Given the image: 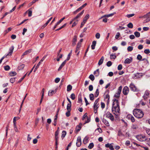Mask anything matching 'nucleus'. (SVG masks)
<instances>
[{"mask_svg":"<svg viewBox=\"0 0 150 150\" xmlns=\"http://www.w3.org/2000/svg\"><path fill=\"white\" fill-rule=\"evenodd\" d=\"M113 100L112 111L113 114H116L117 115L119 114L120 111L119 102L116 98H114Z\"/></svg>","mask_w":150,"mask_h":150,"instance_id":"nucleus-1","label":"nucleus"},{"mask_svg":"<svg viewBox=\"0 0 150 150\" xmlns=\"http://www.w3.org/2000/svg\"><path fill=\"white\" fill-rule=\"evenodd\" d=\"M133 114L135 117L138 118H142L144 115L143 112L142 110L137 108L133 110Z\"/></svg>","mask_w":150,"mask_h":150,"instance_id":"nucleus-2","label":"nucleus"},{"mask_svg":"<svg viewBox=\"0 0 150 150\" xmlns=\"http://www.w3.org/2000/svg\"><path fill=\"white\" fill-rule=\"evenodd\" d=\"M129 87L131 90L133 92H138L139 91V89L133 83H131L130 84Z\"/></svg>","mask_w":150,"mask_h":150,"instance_id":"nucleus-3","label":"nucleus"},{"mask_svg":"<svg viewBox=\"0 0 150 150\" xmlns=\"http://www.w3.org/2000/svg\"><path fill=\"white\" fill-rule=\"evenodd\" d=\"M136 138L138 140L142 142L144 141H146L147 139L144 135H141L137 136H136Z\"/></svg>","mask_w":150,"mask_h":150,"instance_id":"nucleus-4","label":"nucleus"},{"mask_svg":"<svg viewBox=\"0 0 150 150\" xmlns=\"http://www.w3.org/2000/svg\"><path fill=\"white\" fill-rule=\"evenodd\" d=\"M122 89V86H120L118 88L117 92L114 95V97L115 98H118L120 97V94Z\"/></svg>","mask_w":150,"mask_h":150,"instance_id":"nucleus-5","label":"nucleus"},{"mask_svg":"<svg viewBox=\"0 0 150 150\" xmlns=\"http://www.w3.org/2000/svg\"><path fill=\"white\" fill-rule=\"evenodd\" d=\"M105 116L109 118L112 121H114V117L110 112H107L105 114Z\"/></svg>","mask_w":150,"mask_h":150,"instance_id":"nucleus-6","label":"nucleus"},{"mask_svg":"<svg viewBox=\"0 0 150 150\" xmlns=\"http://www.w3.org/2000/svg\"><path fill=\"white\" fill-rule=\"evenodd\" d=\"M129 91V89L128 87L125 86L123 88L122 92L124 95H126L128 94Z\"/></svg>","mask_w":150,"mask_h":150,"instance_id":"nucleus-7","label":"nucleus"},{"mask_svg":"<svg viewBox=\"0 0 150 150\" xmlns=\"http://www.w3.org/2000/svg\"><path fill=\"white\" fill-rule=\"evenodd\" d=\"M81 144V139L80 137H78L77 138L76 143V145L77 147H80Z\"/></svg>","mask_w":150,"mask_h":150,"instance_id":"nucleus-8","label":"nucleus"},{"mask_svg":"<svg viewBox=\"0 0 150 150\" xmlns=\"http://www.w3.org/2000/svg\"><path fill=\"white\" fill-rule=\"evenodd\" d=\"M127 118L128 120H131L132 122H134L135 121L134 117L130 114L128 115L127 116Z\"/></svg>","mask_w":150,"mask_h":150,"instance_id":"nucleus-9","label":"nucleus"},{"mask_svg":"<svg viewBox=\"0 0 150 150\" xmlns=\"http://www.w3.org/2000/svg\"><path fill=\"white\" fill-rule=\"evenodd\" d=\"M14 47L13 46H12L9 49L10 52L8 53L6 56L5 57H6L8 56H11L13 52Z\"/></svg>","mask_w":150,"mask_h":150,"instance_id":"nucleus-10","label":"nucleus"},{"mask_svg":"<svg viewBox=\"0 0 150 150\" xmlns=\"http://www.w3.org/2000/svg\"><path fill=\"white\" fill-rule=\"evenodd\" d=\"M132 58L130 57V58H127L125 59L124 61L125 64H129L132 62Z\"/></svg>","mask_w":150,"mask_h":150,"instance_id":"nucleus-11","label":"nucleus"},{"mask_svg":"<svg viewBox=\"0 0 150 150\" xmlns=\"http://www.w3.org/2000/svg\"><path fill=\"white\" fill-rule=\"evenodd\" d=\"M77 37L76 35H74L72 41V45L73 46H74L76 44V42L77 41Z\"/></svg>","mask_w":150,"mask_h":150,"instance_id":"nucleus-12","label":"nucleus"},{"mask_svg":"<svg viewBox=\"0 0 150 150\" xmlns=\"http://www.w3.org/2000/svg\"><path fill=\"white\" fill-rule=\"evenodd\" d=\"M32 49H29L27 50L25 52H24L23 54L21 56L22 58L23 57V56L24 55H25L29 53H30L32 51Z\"/></svg>","mask_w":150,"mask_h":150,"instance_id":"nucleus-13","label":"nucleus"},{"mask_svg":"<svg viewBox=\"0 0 150 150\" xmlns=\"http://www.w3.org/2000/svg\"><path fill=\"white\" fill-rule=\"evenodd\" d=\"M84 11V10H83L80 13H79L78 15L73 19V20H75L76 19H77L80 17L81 16L83 13Z\"/></svg>","mask_w":150,"mask_h":150,"instance_id":"nucleus-14","label":"nucleus"},{"mask_svg":"<svg viewBox=\"0 0 150 150\" xmlns=\"http://www.w3.org/2000/svg\"><path fill=\"white\" fill-rule=\"evenodd\" d=\"M57 89H56L54 90L50 91L48 92V96H52L54 94L57 92Z\"/></svg>","mask_w":150,"mask_h":150,"instance_id":"nucleus-15","label":"nucleus"},{"mask_svg":"<svg viewBox=\"0 0 150 150\" xmlns=\"http://www.w3.org/2000/svg\"><path fill=\"white\" fill-rule=\"evenodd\" d=\"M99 100V99L98 98L96 99V100H95L94 104V105H93V107H96L97 108H98L99 107V105L98 104H97V103Z\"/></svg>","mask_w":150,"mask_h":150,"instance_id":"nucleus-16","label":"nucleus"},{"mask_svg":"<svg viewBox=\"0 0 150 150\" xmlns=\"http://www.w3.org/2000/svg\"><path fill=\"white\" fill-rule=\"evenodd\" d=\"M102 121L107 127H109L110 126V124L109 122L105 119L103 118L102 120Z\"/></svg>","mask_w":150,"mask_h":150,"instance_id":"nucleus-17","label":"nucleus"},{"mask_svg":"<svg viewBox=\"0 0 150 150\" xmlns=\"http://www.w3.org/2000/svg\"><path fill=\"white\" fill-rule=\"evenodd\" d=\"M67 61L66 60H65L63 63L61 64L59 68L58 69V71H60L61 70L63 67L64 65L66 63Z\"/></svg>","mask_w":150,"mask_h":150,"instance_id":"nucleus-18","label":"nucleus"},{"mask_svg":"<svg viewBox=\"0 0 150 150\" xmlns=\"http://www.w3.org/2000/svg\"><path fill=\"white\" fill-rule=\"evenodd\" d=\"M104 57L103 56H102L98 61V64L99 65H100L102 64L104 60Z\"/></svg>","mask_w":150,"mask_h":150,"instance_id":"nucleus-19","label":"nucleus"},{"mask_svg":"<svg viewBox=\"0 0 150 150\" xmlns=\"http://www.w3.org/2000/svg\"><path fill=\"white\" fill-rule=\"evenodd\" d=\"M96 43V41H93L92 42V45H91V49L92 50H94L95 48V47Z\"/></svg>","mask_w":150,"mask_h":150,"instance_id":"nucleus-20","label":"nucleus"},{"mask_svg":"<svg viewBox=\"0 0 150 150\" xmlns=\"http://www.w3.org/2000/svg\"><path fill=\"white\" fill-rule=\"evenodd\" d=\"M115 13H116L114 12V13H111V14H109L105 15L103 16H102L101 18H103L104 17H110V16H113V15H114L115 14Z\"/></svg>","mask_w":150,"mask_h":150,"instance_id":"nucleus-21","label":"nucleus"},{"mask_svg":"<svg viewBox=\"0 0 150 150\" xmlns=\"http://www.w3.org/2000/svg\"><path fill=\"white\" fill-rule=\"evenodd\" d=\"M89 15L88 14H87L84 17L83 19V21L86 23L87 20L89 18Z\"/></svg>","mask_w":150,"mask_h":150,"instance_id":"nucleus-22","label":"nucleus"},{"mask_svg":"<svg viewBox=\"0 0 150 150\" xmlns=\"http://www.w3.org/2000/svg\"><path fill=\"white\" fill-rule=\"evenodd\" d=\"M82 102V100L81 98V94H79L78 97V101L79 103H81Z\"/></svg>","mask_w":150,"mask_h":150,"instance_id":"nucleus-23","label":"nucleus"},{"mask_svg":"<svg viewBox=\"0 0 150 150\" xmlns=\"http://www.w3.org/2000/svg\"><path fill=\"white\" fill-rule=\"evenodd\" d=\"M88 138L87 137H86L84 138V139H83V142L84 144H85L87 143V142H88Z\"/></svg>","mask_w":150,"mask_h":150,"instance_id":"nucleus-24","label":"nucleus"},{"mask_svg":"<svg viewBox=\"0 0 150 150\" xmlns=\"http://www.w3.org/2000/svg\"><path fill=\"white\" fill-rule=\"evenodd\" d=\"M89 98L90 100H93L94 99V95L93 93H91L89 95Z\"/></svg>","mask_w":150,"mask_h":150,"instance_id":"nucleus-25","label":"nucleus"},{"mask_svg":"<svg viewBox=\"0 0 150 150\" xmlns=\"http://www.w3.org/2000/svg\"><path fill=\"white\" fill-rule=\"evenodd\" d=\"M66 134L67 133L66 131L64 130L62 132L61 137L62 139H63L64 137Z\"/></svg>","mask_w":150,"mask_h":150,"instance_id":"nucleus-26","label":"nucleus"},{"mask_svg":"<svg viewBox=\"0 0 150 150\" xmlns=\"http://www.w3.org/2000/svg\"><path fill=\"white\" fill-rule=\"evenodd\" d=\"M28 74V73H27L26 74H25L24 76L22 77L20 79L18 82L17 83H21L22 81L25 78V76H26V75Z\"/></svg>","mask_w":150,"mask_h":150,"instance_id":"nucleus-27","label":"nucleus"},{"mask_svg":"<svg viewBox=\"0 0 150 150\" xmlns=\"http://www.w3.org/2000/svg\"><path fill=\"white\" fill-rule=\"evenodd\" d=\"M25 67V64H23L18 67V69L19 70L23 69Z\"/></svg>","mask_w":150,"mask_h":150,"instance_id":"nucleus-28","label":"nucleus"},{"mask_svg":"<svg viewBox=\"0 0 150 150\" xmlns=\"http://www.w3.org/2000/svg\"><path fill=\"white\" fill-rule=\"evenodd\" d=\"M72 52V50H71V51L70 53H69V54H68V55L67 56V58L65 60H66V61H68L69 60V59H70V56H71V55Z\"/></svg>","mask_w":150,"mask_h":150,"instance_id":"nucleus-29","label":"nucleus"},{"mask_svg":"<svg viewBox=\"0 0 150 150\" xmlns=\"http://www.w3.org/2000/svg\"><path fill=\"white\" fill-rule=\"evenodd\" d=\"M72 86L71 85H69L67 86V91H69L71 90Z\"/></svg>","mask_w":150,"mask_h":150,"instance_id":"nucleus-30","label":"nucleus"},{"mask_svg":"<svg viewBox=\"0 0 150 150\" xmlns=\"http://www.w3.org/2000/svg\"><path fill=\"white\" fill-rule=\"evenodd\" d=\"M17 73L15 71H11L9 73V75L11 76H14L16 75Z\"/></svg>","mask_w":150,"mask_h":150,"instance_id":"nucleus-31","label":"nucleus"},{"mask_svg":"<svg viewBox=\"0 0 150 150\" xmlns=\"http://www.w3.org/2000/svg\"><path fill=\"white\" fill-rule=\"evenodd\" d=\"M81 127L79 125H77L76 128V132L77 133L79 132L81 129Z\"/></svg>","mask_w":150,"mask_h":150,"instance_id":"nucleus-32","label":"nucleus"},{"mask_svg":"<svg viewBox=\"0 0 150 150\" xmlns=\"http://www.w3.org/2000/svg\"><path fill=\"white\" fill-rule=\"evenodd\" d=\"M99 91L98 88L97 89L95 93V97H97L98 96L99 94Z\"/></svg>","mask_w":150,"mask_h":150,"instance_id":"nucleus-33","label":"nucleus"},{"mask_svg":"<svg viewBox=\"0 0 150 150\" xmlns=\"http://www.w3.org/2000/svg\"><path fill=\"white\" fill-rule=\"evenodd\" d=\"M71 104H68L67 106V111H71Z\"/></svg>","mask_w":150,"mask_h":150,"instance_id":"nucleus-34","label":"nucleus"},{"mask_svg":"<svg viewBox=\"0 0 150 150\" xmlns=\"http://www.w3.org/2000/svg\"><path fill=\"white\" fill-rule=\"evenodd\" d=\"M115 54H112L110 55V58L111 59H115L116 57L115 55Z\"/></svg>","mask_w":150,"mask_h":150,"instance_id":"nucleus-35","label":"nucleus"},{"mask_svg":"<svg viewBox=\"0 0 150 150\" xmlns=\"http://www.w3.org/2000/svg\"><path fill=\"white\" fill-rule=\"evenodd\" d=\"M127 26L129 28H132L133 27V25L132 23L130 22L127 24Z\"/></svg>","mask_w":150,"mask_h":150,"instance_id":"nucleus-36","label":"nucleus"},{"mask_svg":"<svg viewBox=\"0 0 150 150\" xmlns=\"http://www.w3.org/2000/svg\"><path fill=\"white\" fill-rule=\"evenodd\" d=\"M134 34L136 37L138 38L140 36V33L138 32H135L134 33Z\"/></svg>","mask_w":150,"mask_h":150,"instance_id":"nucleus-37","label":"nucleus"},{"mask_svg":"<svg viewBox=\"0 0 150 150\" xmlns=\"http://www.w3.org/2000/svg\"><path fill=\"white\" fill-rule=\"evenodd\" d=\"M150 16V11L147 13L145 15L143 16H142V17L144 18H148V17H149V16Z\"/></svg>","mask_w":150,"mask_h":150,"instance_id":"nucleus-38","label":"nucleus"},{"mask_svg":"<svg viewBox=\"0 0 150 150\" xmlns=\"http://www.w3.org/2000/svg\"><path fill=\"white\" fill-rule=\"evenodd\" d=\"M150 16V11L147 13L145 15L143 16H142V17L144 18H148V17H149V16Z\"/></svg>","mask_w":150,"mask_h":150,"instance_id":"nucleus-39","label":"nucleus"},{"mask_svg":"<svg viewBox=\"0 0 150 150\" xmlns=\"http://www.w3.org/2000/svg\"><path fill=\"white\" fill-rule=\"evenodd\" d=\"M150 16V11L147 13L145 15L143 16H142V17L144 18H148V17H149V16Z\"/></svg>","mask_w":150,"mask_h":150,"instance_id":"nucleus-40","label":"nucleus"},{"mask_svg":"<svg viewBox=\"0 0 150 150\" xmlns=\"http://www.w3.org/2000/svg\"><path fill=\"white\" fill-rule=\"evenodd\" d=\"M89 78L92 81H93L95 79L94 76L92 74H91L89 76Z\"/></svg>","mask_w":150,"mask_h":150,"instance_id":"nucleus-41","label":"nucleus"},{"mask_svg":"<svg viewBox=\"0 0 150 150\" xmlns=\"http://www.w3.org/2000/svg\"><path fill=\"white\" fill-rule=\"evenodd\" d=\"M31 8H30L28 10V16L29 17H30L32 16V11L31 10Z\"/></svg>","mask_w":150,"mask_h":150,"instance_id":"nucleus-42","label":"nucleus"},{"mask_svg":"<svg viewBox=\"0 0 150 150\" xmlns=\"http://www.w3.org/2000/svg\"><path fill=\"white\" fill-rule=\"evenodd\" d=\"M94 146V144L93 143H90L88 146L89 149H92Z\"/></svg>","mask_w":150,"mask_h":150,"instance_id":"nucleus-43","label":"nucleus"},{"mask_svg":"<svg viewBox=\"0 0 150 150\" xmlns=\"http://www.w3.org/2000/svg\"><path fill=\"white\" fill-rule=\"evenodd\" d=\"M72 100H74L75 98V96L74 93H72L70 96Z\"/></svg>","mask_w":150,"mask_h":150,"instance_id":"nucleus-44","label":"nucleus"},{"mask_svg":"<svg viewBox=\"0 0 150 150\" xmlns=\"http://www.w3.org/2000/svg\"><path fill=\"white\" fill-rule=\"evenodd\" d=\"M127 50L128 51L131 52L133 50V47L132 46H129L127 47Z\"/></svg>","mask_w":150,"mask_h":150,"instance_id":"nucleus-45","label":"nucleus"},{"mask_svg":"<svg viewBox=\"0 0 150 150\" xmlns=\"http://www.w3.org/2000/svg\"><path fill=\"white\" fill-rule=\"evenodd\" d=\"M10 67L8 65H6L4 67V69L6 71H8L10 69Z\"/></svg>","mask_w":150,"mask_h":150,"instance_id":"nucleus-46","label":"nucleus"},{"mask_svg":"<svg viewBox=\"0 0 150 150\" xmlns=\"http://www.w3.org/2000/svg\"><path fill=\"white\" fill-rule=\"evenodd\" d=\"M112 65V63L110 61H108L106 64L107 66L108 67H110Z\"/></svg>","mask_w":150,"mask_h":150,"instance_id":"nucleus-47","label":"nucleus"},{"mask_svg":"<svg viewBox=\"0 0 150 150\" xmlns=\"http://www.w3.org/2000/svg\"><path fill=\"white\" fill-rule=\"evenodd\" d=\"M140 74V73H137L135 74H134V76L133 77V78L134 79H136L137 78H139V76H138V75Z\"/></svg>","mask_w":150,"mask_h":150,"instance_id":"nucleus-48","label":"nucleus"},{"mask_svg":"<svg viewBox=\"0 0 150 150\" xmlns=\"http://www.w3.org/2000/svg\"><path fill=\"white\" fill-rule=\"evenodd\" d=\"M59 128H58V129L55 132V136H58L59 134Z\"/></svg>","mask_w":150,"mask_h":150,"instance_id":"nucleus-49","label":"nucleus"},{"mask_svg":"<svg viewBox=\"0 0 150 150\" xmlns=\"http://www.w3.org/2000/svg\"><path fill=\"white\" fill-rule=\"evenodd\" d=\"M137 59L138 60H140L142 59V57L140 54H138L137 57Z\"/></svg>","mask_w":150,"mask_h":150,"instance_id":"nucleus-50","label":"nucleus"},{"mask_svg":"<svg viewBox=\"0 0 150 150\" xmlns=\"http://www.w3.org/2000/svg\"><path fill=\"white\" fill-rule=\"evenodd\" d=\"M10 82L11 83H13L15 81V78H11L10 79Z\"/></svg>","mask_w":150,"mask_h":150,"instance_id":"nucleus-51","label":"nucleus"},{"mask_svg":"<svg viewBox=\"0 0 150 150\" xmlns=\"http://www.w3.org/2000/svg\"><path fill=\"white\" fill-rule=\"evenodd\" d=\"M134 13H132L131 14H127L126 15V16L128 18H129L130 17H132L133 16H134Z\"/></svg>","mask_w":150,"mask_h":150,"instance_id":"nucleus-52","label":"nucleus"},{"mask_svg":"<svg viewBox=\"0 0 150 150\" xmlns=\"http://www.w3.org/2000/svg\"><path fill=\"white\" fill-rule=\"evenodd\" d=\"M70 112H71V111L69 110V111H67L66 112V116L67 117H69L70 116Z\"/></svg>","mask_w":150,"mask_h":150,"instance_id":"nucleus-53","label":"nucleus"},{"mask_svg":"<svg viewBox=\"0 0 150 150\" xmlns=\"http://www.w3.org/2000/svg\"><path fill=\"white\" fill-rule=\"evenodd\" d=\"M89 90L90 91H92L93 89V87L92 85H89L88 87Z\"/></svg>","mask_w":150,"mask_h":150,"instance_id":"nucleus-54","label":"nucleus"},{"mask_svg":"<svg viewBox=\"0 0 150 150\" xmlns=\"http://www.w3.org/2000/svg\"><path fill=\"white\" fill-rule=\"evenodd\" d=\"M144 52L146 54H148L150 53V51L149 49H146L144 51Z\"/></svg>","mask_w":150,"mask_h":150,"instance_id":"nucleus-55","label":"nucleus"},{"mask_svg":"<svg viewBox=\"0 0 150 150\" xmlns=\"http://www.w3.org/2000/svg\"><path fill=\"white\" fill-rule=\"evenodd\" d=\"M95 36L96 38L99 39L100 38V35L99 33H96Z\"/></svg>","mask_w":150,"mask_h":150,"instance_id":"nucleus-56","label":"nucleus"},{"mask_svg":"<svg viewBox=\"0 0 150 150\" xmlns=\"http://www.w3.org/2000/svg\"><path fill=\"white\" fill-rule=\"evenodd\" d=\"M60 23L59 22H58L56 24V25H55V26H54L53 28V30H54L55 28H56L58 25Z\"/></svg>","mask_w":150,"mask_h":150,"instance_id":"nucleus-57","label":"nucleus"},{"mask_svg":"<svg viewBox=\"0 0 150 150\" xmlns=\"http://www.w3.org/2000/svg\"><path fill=\"white\" fill-rule=\"evenodd\" d=\"M60 23L59 22H58L56 24V25H55V26H54L53 28V30H54L55 28H56L58 25Z\"/></svg>","mask_w":150,"mask_h":150,"instance_id":"nucleus-58","label":"nucleus"},{"mask_svg":"<svg viewBox=\"0 0 150 150\" xmlns=\"http://www.w3.org/2000/svg\"><path fill=\"white\" fill-rule=\"evenodd\" d=\"M87 120L84 123V124H85L87 123H88L90 121V118H89L88 117H87Z\"/></svg>","mask_w":150,"mask_h":150,"instance_id":"nucleus-59","label":"nucleus"},{"mask_svg":"<svg viewBox=\"0 0 150 150\" xmlns=\"http://www.w3.org/2000/svg\"><path fill=\"white\" fill-rule=\"evenodd\" d=\"M122 64H119L117 67V69L118 70H120L122 69Z\"/></svg>","mask_w":150,"mask_h":150,"instance_id":"nucleus-60","label":"nucleus"},{"mask_svg":"<svg viewBox=\"0 0 150 150\" xmlns=\"http://www.w3.org/2000/svg\"><path fill=\"white\" fill-rule=\"evenodd\" d=\"M101 108H102V109L104 108L105 107V103L103 102H101Z\"/></svg>","mask_w":150,"mask_h":150,"instance_id":"nucleus-61","label":"nucleus"},{"mask_svg":"<svg viewBox=\"0 0 150 150\" xmlns=\"http://www.w3.org/2000/svg\"><path fill=\"white\" fill-rule=\"evenodd\" d=\"M81 43L80 42H78L77 44L76 47L80 48L81 46Z\"/></svg>","mask_w":150,"mask_h":150,"instance_id":"nucleus-62","label":"nucleus"},{"mask_svg":"<svg viewBox=\"0 0 150 150\" xmlns=\"http://www.w3.org/2000/svg\"><path fill=\"white\" fill-rule=\"evenodd\" d=\"M60 80V79L59 78H57L55 80V82L56 83H58Z\"/></svg>","mask_w":150,"mask_h":150,"instance_id":"nucleus-63","label":"nucleus"},{"mask_svg":"<svg viewBox=\"0 0 150 150\" xmlns=\"http://www.w3.org/2000/svg\"><path fill=\"white\" fill-rule=\"evenodd\" d=\"M120 35V33L119 32H118L117 33L116 35L115 36V38L117 39Z\"/></svg>","mask_w":150,"mask_h":150,"instance_id":"nucleus-64","label":"nucleus"}]
</instances>
